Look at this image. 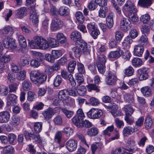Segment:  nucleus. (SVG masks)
<instances>
[{
  "label": "nucleus",
  "mask_w": 154,
  "mask_h": 154,
  "mask_svg": "<svg viewBox=\"0 0 154 154\" xmlns=\"http://www.w3.org/2000/svg\"><path fill=\"white\" fill-rule=\"evenodd\" d=\"M85 54H90V50L87 47V44L82 40H78L75 43V46L69 52V57L74 59V56L76 58H79L82 53Z\"/></svg>",
  "instance_id": "nucleus-1"
},
{
  "label": "nucleus",
  "mask_w": 154,
  "mask_h": 154,
  "mask_svg": "<svg viewBox=\"0 0 154 154\" xmlns=\"http://www.w3.org/2000/svg\"><path fill=\"white\" fill-rule=\"evenodd\" d=\"M27 41L29 46L32 49H37L39 48L45 50L48 48L49 46L47 41L41 36H35L34 37L32 40L28 39Z\"/></svg>",
  "instance_id": "nucleus-2"
},
{
  "label": "nucleus",
  "mask_w": 154,
  "mask_h": 154,
  "mask_svg": "<svg viewBox=\"0 0 154 154\" xmlns=\"http://www.w3.org/2000/svg\"><path fill=\"white\" fill-rule=\"evenodd\" d=\"M30 75L31 81L34 83L38 85L42 84L45 81L47 77L46 75L41 73L36 70L31 71Z\"/></svg>",
  "instance_id": "nucleus-3"
},
{
  "label": "nucleus",
  "mask_w": 154,
  "mask_h": 154,
  "mask_svg": "<svg viewBox=\"0 0 154 154\" xmlns=\"http://www.w3.org/2000/svg\"><path fill=\"white\" fill-rule=\"evenodd\" d=\"M23 134L26 140L32 139L37 142L40 145H41L43 141V139L40 137L38 134H35L33 132L29 133L25 131L24 132Z\"/></svg>",
  "instance_id": "nucleus-4"
},
{
  "label": "nucleus",
  "mask_w": 154,
  "mask_h": 154,
  "mask_svg": "<svg viewBox=\"0 0 154 154\" xmlns=\"http://www.w3.org/2000/svg\"><path fill=\"white\" fill-rule=\"evenodd\" d=\"M63 25V22L60 19L57 17H54L52 19L51 28L53 31L59 29Z\"/></svg>",
  "instance_id": "nucleus-5"
},
{
  "label": "nucleus",
  "mask_w": 154,
  "mask_h": 154,
  "mask_svg": "<svg viewBox=\"0 0 154 154\" xmlns=\"http://www.w3.org/2000/svg\"><path fill=\"white\" fill-rule=\"evenodd\" d=\"M149 69L146 68H142L138 69L137 72V75L140 81L147 79L149 76Z\"/></svg>",
  "instance_id": "nucleus-6"
},
{
  "label": "nucleus",
  "mask_w": 154,
  "mask_h": 154,
  "mask_svg": "<svg viewBox=\"0 0 154 154\" xmlns=\"http://www.w3.org/2000/svg\"><path fill=\"white\" fill-rule=\"evenodd\" d=\"M103 114L102 111L101 110L94 108L91 109L87 113L88 117L93 119L99 118Z\"/></svg>",
  "instance_id": "nucleus-7"
},
{
  "label": "nucleus",
  "mask_w": 154,
  "mask_h": 154,
  "mask_svg": "<svg viewBox=\"0 0 154 154\" xmlns=\"http://www.w3.org/2000/svg\"><path fill=\"white\" fill-rule=\"evenodd\" d=\"M29 9L30 10V19L36 26L38 25L37 23L38 22V20L35 5H30Z\"/></svg>",
  "instance_id": "nucleus-8"
},
{
  "label": "nucleus",
  "mask_w": 154,
  "mask_h": 154,
  "mask_svg": "<svg viewBox=\"0 0 154 154\" xmlns=\"http://www.w3.org/2000/svg\"><path fill=\"white\" fill-rule=\"evenodd\" d=\"M117 79L116 72L114 71H110L108 73L106 82L108 85H115Z\"/></svg>",
  "instance_id": "nucleus-9"
},
{
  "label": "nucleus",
  "mask_w": 154,
  "mask_h": 154,
  "mask_svg": "<svg viewBox=\"0 0 154 154\" xmlns=\"http://www.w3.org/2000/svg\"><path fill=\"white\" fill-rule=\"evenodd\" d=\"M131 24L129 19L125 18H122L120 23L121 29L124 31L129 30L131 27Z\"/></svg>",
  "instance_id": "nucleus-10"
},
{
  "label": "nucleus",
  "mask_w": 154,
  "mask_h": 154,
  "mask_svg": "<svg viewBox=\"0 0 154 154\" xmlns=\"http://www.w3.org/2000/svg\"><path fill=\"white\" fill-rule=\"evenodd\" d=\"M123 8L129 13H136L137 9L134 4L130 1H128L123 6Z\"/></svg>",
  "instance_id": "nucleus-11"
},
{
  "label": "nucleus",
  "mask_w": 154,
  "mask_h": 154,
  "mask_svg": "<svg viewBox=\"0 0 154 154\" xmlns=\"http://www.w3.org/2000/svg\"><path fill=\"white\" fill-rule=\"evenodd\" d=\"M11 115L10 112L7 111L0 112V123H6L9 120Z\"/></svg>",
  "instance_id": "nucleus-12"
},
{
  "label": "nucleus",
  "mask_w": 154,
  "mask_h": 154,
  "mask_svg": "<svg viewBox=\"0 0 154 154\" xmlns=\"http://www.w3.org/2000/svg\"><path fill=\"white\" fill-rule=\"evenodd\" d=\"M66 146L69 151L72 152L77 148V142L74 140H69L66 142Z\"/></svg>",
  "instance_id": "nucleus-13"
},
{
  "label": "nucleus",
  "mask_w": 154,
  "mask_h": 154,
  "mask_svg": "<svg viewBox=\"0 0 154 154\" xmlns=\"http://www.w3.org/2000/svg\"><path fill=\"white\" fill-rule=\"evenodd\" d=\"M3 45L7 48L12 49L14 48L13 40L11 37L5 38L3 40Z\"/></svg>",
  "instance_id": "nucleus-14"
},
{
  "label": "nucleus",
  "mask_w": 154,
  "mask_h": 154,
  "mask_svg": "<svg viewBox=\"0 0 154 154\" xmlns=\"http://www.w3.org/2000/svg\"><path fill=\"white\" fill-rule=\"evenodd\" d=\"M17 97L14 94H10L8 95L7 98V104L8 106H11L14 103H17Z\"/></svg>",
  "instance_id": "nucleus-15"
},
{
  "label": "nucleus",
  "mask_w": 154,
  "mask_h": 154,
  "mask_svg": "<svg viewBox=\"0 0 154 154\" xmlns=\"http://www.w3.org/2000/svg\"><path fill=\"white\" fill-rule=\"evenodd\" d=\"M133 42L132 38L129 36L125 38L122 43V48L125 50H128L130 47L131 44Z\"/></svg>",
  "instance_id": "nucleus-16"
},
{
  "label": "nucleus",
  "mask_w": 154,
  "mask_h": 154,
  "mask_svg": "<svg viewBox=\"0 0 154 154\" xmlns=\"http://www.w3.org/2000/svg\"><path fill=\"white\" fill-rule=\"evenodd\" d=\"M14 29L10 26H7L2 30V33L4 36L7 37L11 36L14 33Z\"/></svg>",
  "instance_id": "nucleus-17"
},
{
  "label": "nucleus",
  "mask_w": 154,
  "mask_h": 154,
  "mask_svg": "<svg viewBox=\"0 0 154 154\" xmlns=\"http://www.w3.org/2000/svg\"><path fill=\"white\" fill-rule=\"evenodd\" d=\"M118 51H111L109 54L108 57L109 58L117 59L120 57L122 54L123 51L120 48H118Z\"/></svg>",
  "instance_id": "nucleus-18"
},
{
  "label": "nucleus",
  "mask_w": 154,
  "mask_h": 154,
  "mask_svg": "<svg viewBox=\"0 0 154 154\" xmlns=\"http://www.w3.org/2000/svg\"><path fill=\"white\" fill-rule=\"evenodd\" d=\"M144 51V48L143 46L136 45L134 47V53L136 56L139 57L141 56Z\"/></svg>",
  "instance_id": "nucleus-19"
},
{
  "label": "nucleus",
  "mask_w": 154,
  "mask_h": 154,
  "mask_svg": "<svg viewBox=\"0 0 154 154\" xmlns=\"http://www.w3.org/2000/svg\"><path fill=\"white\" fill-rule=\"evenodd\" d=\"M78 94L80 96H84L86 93V89L83 85L79 84L75 88Z\"/></svg>",
  "instance_id": "nucleus-20"
},
{
  "label": "nucleus",
  "mask_w": 154,
  "mask_h": 154,
  "mask_svg": "<svg viewBox=\"0 0 154 154\" xmlns=\"http://www.w3.org/2000/svg\"><path fill=\"white\" fill-rule=\"evenodd\" d=\"M127 150L129 151H132L136 148V143L133 139H129L127 141Z\"/></svg>",
  "instance_id": "nucleus-21"
},
{
  "label": "nucleus",
  "mask_w": 154,
  "mask_h": 154,
  "mask_svg": "<svg viewBox=\"0 0 154 154\" xmlns=\"http://www.w3.org/2000/svg\"><path fill=\"white\" fill-rule=\"evenodd\" d=\"M154 123V120H153L151 116L148 115L145 119V125L146 129L150 128L153 123Z\"/></svg>",
  "instance_id": "nucleus-22"
},
{
  "label": "nucleus",
  "mask_w": 154,
  "mask_h": 154,
  "mask_svg": "<svg viewBox=\"0 0 154 154\" xmlns=\"http://www.w3.org/2000/svg\"><path fill=\"white\" fill-rule=\"evenodd\" d=\"M16 34L20 46L23 48L26 47L27 46L26 42L24 37L19 33H17Z\"/></svg>",
  "instance_id": "nucleus-23"
},
{
  "label": "nucleus",
  "mask_w": 154,
  "mask_h": 154,
  "mask_svg": "<svg viewBox=\"0 0 154 154\" xmlns=\"http://www.w3.org/2000/svg\"><path fill=\"white\" fill-rule=\"evenodd\" d=\"M27 14V9L24 7H21L17 10V16L19 18H22Z\"/></svg>",
  "instance_id": "nucleus-24"
},
{
  "label": "nucleus",
  "mask_w": 154,
  "mask_h": 154,
  "mask_svg": "<svg viewBox=\"0 0 154 154\" xmlns=\"http://www.w3.org/2000/svg\"><path fill=\"white\" fill-rule=\"evenodd\" d=\"M69 14V8L65 6H62L60 7L58 11V15H60L62 16H66Z\"/></svg>",
  "instance_id": "nucleus-25"
},
{
  "label": "nucleus",
  "mask_w": 154,
  "mask_h": 154,
  "mask_svg": "<svg viewBox=\"0 0 154 154\" xmlns=\"http://www.w3.org/2000/svg\"><path fill=\"white\" fill-rule=\"evenodd\" d=\"M30 57L27 55L21 56L20 57V65L24 66L29 63Z\"/></svg>",
  "instance_id": "nucleus-26"
},
{
  "label": "nucleus",
  "mask_w": 154,
  "mask_h": 154,
  "mask_svg": "<svg viewBox=\"0 0 154 154\" xmlns=\"http://www.w3.org/2000/svg\"><path fill=\"white\" fill-rule=\"evenodd\" d=\"M108 108L111 109L110 111L112 115L114 117H116L118 116H121L122 113L117 111L118 106L116 105H113L112 106H108Z\"/></svg>",
  "instance_id": "nucleus-27"
},
{
  "label": "nucleus",
  "mask_w": 154,
  "mask_h": 154,
  "mask_svg": "<svg viewBox=\"0 0 154 154\" xmlns=\"http://www.w3.org/2000/svg\"><path fill=\"white\" fill-rule=\"evenodd\" d=\"M132 63L134 67H139L143 64V62L140 58L135 57L132 59Z\"/></svg>",
  "instance_id": "nucleus-28"
},
{
  "label": "nucleus",
  "mask_w": 154,
  "mask_h": 154,
  "mask_svg": "<svg viewBox=\"0 0 154 154\" xmlns=\"http://www.w3.org/2000/svg\"><path fill=\"white\" fill-rule=\"evenodd\" d=\"M3 152L4 154H14V149L10 145H7L3 147Z\"/></svg>",
  "instance_id": "nucleus-29"
},
{
  "label": "nucleus",
  "mask_w": 154,
  "mask_h": 154,
  "mask_svg": "<svg viewBox=\"0 0 154 154\" xmlns=\"http://www.w3.org/2000/svg\"><path fill=\"white\" fill-rule=\"evenodd\" d=\"M99 132V130L96 127H92L87 130L86 134L90 137H93L97 135Z\"/></svg>",
  "instance_id": "nucleus-30"
},
{
  "label": "nucleus",
  "mask_w": 154,
  "mask_h": 154,
  "mask_svg": "<svg viewBox=\"0 0 154 154\" xmlns=\"http://www.w3.org/2000/svg\"><path fill=\"white\" fill-rule=\"evenodd\" d=\"M153 0H139L138 4L141 7L148 8L152 4V2Z\"/></svg>",
  "instance_id": "nucleus-31"
},
{
  "label": "nucleus",
  "mask_w": 154,
  "mask_h": 154,
  "mask_svg": "<svg viewBox=\"0 0 154 154\" xmlns=\"http://www.w3.org/2000/svg\"><path fill=\"white\" fill-rule=\"evenodd\" d=\"M56 38L59 43L61 44L65 43L67 41L66 37L62 33L59 32L57 33Z\"/></svg>",
  "instance_id": "nucleus-32"
},
{
  "label": "nucleus",
  "mask_w": 154,
  "mask_h": 154,
  "mask_svg": "<svg viewBox=\"0 0 154 154\" xmlns=\"http://www.w3.org/2000/svg\"><path fill=\"white\" fill-rule=\"evenodd\" d=\"M70 38L72 40L76 42L78 40H80L79 39L81 38V34L79 32L75 31L71 33Z\"/></svg>",
  "instance_id": "nucleus-33"
},
{
  "label": "nucleus",
  "mask_w": 154,
  "mask_h": 154,
  "mask_svg": "<svg viewBox=\"0 0 154 154\" xmlns=\"http://www.w3.org/2000/svg\"><path fill=\"white\" fill-rule=\"evenodd\" d=\"M68 91L66 90H63L60 91L58 94V97L63 102L68 96L66 95Z\"/></svg>",
  "instance_id": "nucleus-34"
},
{
  "label": "nucleus",
  "mask_w": 154,
  "mask_h": 154,
  "mask_svg": "<svg viewBox=\"0 0 154 154\" xmlns=\"http://www.w3.org/2000/svg\"><path fill=\"white\" fill-rule=\"evenodd\" d=\"M108 11V8L105 6L101 7L98 11V16L101 18L106 17V13Z\"/></svg>",
  "instance_id": "nucleus-35"
},
{
  "label": "nucleus",
  "mask_w": 154,
  "mask_h": 154,
  "mask_svg": "<svg viewBox=\"0 0 154 154\" xmlns=\"http://www.w3.org/2000/svg\"><path fill=\"white\" fill-rule=\"evenodd\" d=\"M64 106H72L75 104L74 99L68 96L62 102Z\"/></svg>",
  "instance_id": "nucleus-36"
},
{
  "label": "nucleus",
  "mask_w": 154,
  "mask_h": 154,
  "mask_svg": "<svg viewBox=\"0 0 154 154\" xmlns=\"http://www.w3.org/2000/svg\"><path fill=\"white\" fill-rule=\"evenodd\" d=\"M141 91L144 96L148 97L151 95L152 93L151 89L148 86H146L141 88Z\"/></svg>",
  "instance_id": "nucleus-37"
},
{
  "label": "nucleus",
  "mask_w": 154,
  "mask_h": 154,
  "mask_svg": "<svg viewBox=\"0 0 154 154\" xmlns=\"http://www.w3.org/2000/svg\"><path fill=\"white\" fill-rule=\"evenodd\" d=\"M106 23L109 28H111L114 24L113 19V15L112 13L110 14L107 17L106 19Z\"/></svg>",
  "instance_id": "nucleus-38"
},
{
  "label": "nucleus",
  "mask_w": 154,
  "mask_h": 154,
  "mask_svg": "<svg viewBox=\"0 0 154 154\" xmlns=\"http://www.w3.org/2000/svg\"><path fill=\"white\" fill-rule=\"evenodd\" d=\"M124 99L125 102L131 104L134 102L133 96L128 93H125L124 95Z\"/></svg>",
  "instance_id": "nucleus-39"
},
{
  "label": "nucleus",
  "mask_w": 154,
  "mask_h": 154,
  "mask_svg": "<svg viewBox=\"0 0 154 154\" xmlns=\"http://www.w3.org/2000/svg\"><path fill=\"white\" fill-rule=\"evenodd\" d=\"M123 72L126 76H130L134 74V69L132 66H129L124 69Z\"/></svg>",
  "instance_id": "nucleus-40"
},
{
  "label": "nucleus",
  "mask_w": 154,
  "mask_h": 154,
  "mask_svg": "<svg viewBox=\"0 0 154 154\" xmlns=\"http://www.w3.org/2000/svg\"><path fill=\"white\" fill-rule=\"evenodd\" d=\"M122 110L125 112V116L131 115L134 111V110L130 105H127L123 108Z\"/></svg>",
  "instance_id": "nucleus-41"
},
{
  "label": "nucleus",
  "mask_w": 154,
  "mask_h": 154,
  "mask_svg": "<svg viewBox=\"0 0 154 154\" xmlns=\"http://www.w3.org/2000/svg\"><path fill=\"white\" fill-rule=\"evenodd\" d=\"M133 128L129 126L124 128L123 130V134L124 136L128 137L133 132Z\"/></svg>",
  "instance_id": "nucleus-42"
},
{
  "label": "nucleus",
  "mask_w": 154,
  "mask_h": 154,
  "mask_svg": "<svg viewBox=\"0 0 154 154\" xmlns=\"http://www.w3.org/2000/svg\"><path fill=\"white\" fill-rule=\"evenodd\" d=\"M138 42L141 45H146L148 43V38L146 35H142L138 40Z\"/></svg>",
  "instance_id": "nucleus-43"
},
{
  "label": "nucleus",
  "mask_w": 154,
  "mask_h": 154,
  "mask_svg": "<svg viewBox=\"0 0 154 154\" xmlns=\"http://www.w3.org/2000/svg\"><path fill=\"white\" fill-rule=\"evenodd\" d=\"M75 17L78 22L81 23H84L85 20V17L84 16L82 12L78 11L76 13Z\"/></svg>",
  "instance_id": "nucleus-44"
},
{
  "label": "nucleus",
  "mask_w": 154,
  "mask_h": 154,
  "mask_svg": "<svg viewBox=\"0 0 154 154\" xmlns=\"http://www.w3.org/2000/svg\"><path fill=\"white\" fill-rule=\"evenodd\" d=\"M97 65L99 72L102 74H104L106 71L105 64H103L100 63L99 62H97Z\"/></svg>",
  "instance_id": "nucleus-45"
},
{
  "label": "nucleus",
  "mask_w": 154,
  "mask_h": 154,
  "mask_svg": "<svg viewBox=\"0 0 154 154\" xmlns=\"http://www.w3.org/2000/svg\"><path fill=\"white\" fill-rule=\"evenodd\" d=\"M31 54L33 57L36 58L38 60L41 61L43 58V55L41 53L35 51H31Z\"/></svg>",
  "instance_id": "nucleus-46"
},
{
  "label": "nucleus",
  "mask_w": 154,
  "mask_h": 154,
  "mask_svg": "<svg viewBox=\"0 0 154 154\" xmlns=\"http://www.w3.org/2000/svg\"><path fill=\"white\" fill-rule=\"evenodd\" d=\"M31 87V84L28 80H25L22 83V88L24 91H28Z\"/></svg>",
  "instance_id": "nucleus-47"
},
{
  "label": "nucleus",
  "mask_w": 154,
  "mask_h": 154,
  "mask_svg": "<svg viewBox=\"0 0 154 154\" xmlns=\"http://www.w3.org/2000/svg\"><path fill=\"white\" fill-rule=\"evenodd\" d=\"M88 90L89 91H91L92 90L95 91L96 92H98L100 91V89L95 84H89L86 86Z\"/></svg>",
  "instance_id": "nucleus-48"
},
{
  "label": "nucleus",
  "mask_w": 154,
  "mask_h": 154,
  "mask_svg": "<svg viewBox=\"0 0 154 154\" xmlns=\"http://www.w3.org/2000/svg\"><path fill=\"white\" fill-rule=\"evenodd\" d=\"M76 63V61L74 60L71 61L69 63L68 66V69L69 72L72 73L74 72Z\"/></svg>",
  "instance_id": "nucleus-49"
},
{
  "label": "nucleus",
  "mask_w": 154,
  "mask_h": 154,
  "mask_svg": "<svg viewBox=\"0 0 154 154\" xmlns=\"http://www.w3.org/2000/svg\"><path fill=\"white\" fill-rule=\"evenodd\" d=\"M59 42L54 38H51L49 41V44L50 47L52 48L58 47L59 45Z\"/></svg>",
  "instance_id": "nucleus-50"
},
{
  "label": "nucleus",
  "mask_w": 154,
  "mask_h": 154,
  "mask_svg": "<svg viewBox=\"0 0 154 154\" xmlns=\"http://www.w3.org/2000/svg\"><path fill=\"white\" fill-rule=\"evenodd\" d=\"M128 17L133 23L138 22L139 21L136 13H129L128 14Z\"/></svg>",
  "instance_id": "nucleus-51"
},
{
  "label": "nucleus",
  "mask_w": 154,
  "mask_h": 154,
  "mask_svg": "<svg viewBox=\"0 0 154 154\" xmlns=\"http://www.w3.org/2000/svg\"><path fill=\"white\" fill-rule=\"evenodd\" d=\"M150 17L148 14L142 15L140 17V21L143 23L147 24L150 20Z\"/></svg>",
  "instance_id": "nucleus-52"
},
{
  "label": "nucleus",
  "mask_w": 154,
  "mask_h": 154,
  "mask_svg": "<svg viewBox=\"0 0 154 154\" xmlns=\"http://www.w3.org/2000/svg\"><path fill=\"white\" fill-rule=\"evenodd\" d=\"M61 110L63 112L68 118H70L73 116L74 114V112L73 111L68 110L64 108H62L61 109Z\"/></svg>",
  "instance_id": "nucleus-53"
},
{
  "label": "nucleus",
  "mask_w": 154,
  "mask_h": 154,
  "mask_svg": "<svg viewBox=\"0 0 154 154\" xmlns=\"http://www.w3.org/2000/svg\"><path fill=\"white\" fill-rule=\"evenodd\" d=\"M72 123L76 126L79 127L81 126L82 124V121L81 119L76 116H74L72 119Z\"/></svg>",
  "instance_id": "nucleus-54"
},
{
  "label": "nucleus",
  "mask_w": 154,
  "mask_h": 154,
  "mask_svg": "<svg viewBox=\"0 0 154 154\" xmlns=\"http://www.w3.org/2000/svg\"><path fill=\"white\" fill-rule=\"evenodd\" d=\"M62 81V79L60 75H57L54 80L53 84L54 86L56 87L59 86L61 83Z\"/></svg>",
  "instance_id": "nucleus-55"
},
{
  "label": "nucleus",
  "mask_w": 154,
  "mask_h": 154,
  "mask_svg": "<svg viewBox=\"0 0 154 154\" xmlns=\"http://www.w3.org/2000/svg\"><path fill=\"white\" fill-rule=\"evenodd\" d=\"M63 132L66 137H69L71 135L73 134V130L71 128L69 127L65 128L63 129Z\"/></svg>",
  "instance_id": "nucleus-56"
},
{
  "label": "nucleus",
  "mask_w": 154,
  "mask_h": 154,
  "mask_svg": "<svg viewBox=\"0 0 154 154\" xmlns=\"http://www.w3.org/2000/svg\"><path fill=\"white\" fill-rule=\"evenodd\" d=\"M26 75V72L24 70H22L17 73L16 78L19 80H23L25 79Z\"/></svg>",
  "instance_id": "nucleus-57"
},
{
  "label": "nucleus",
  "mask_w": 154,
  "mask_h": 154,
  "mask_svg": "<svg viewBox=\"0 0 154 154\" xmlns=\"http://www.w3.org/2000/svg\"><path fill=\"white\" fill-rule=\"evenodd\" d=\"M42 124L41 122H36L34 125V130L36 133L41 131L42 129Z\"/></svg>",
  "instance_id": "nucleus-58"
},
{
  "label": "nucleus",
  "mask_w": 154,
  "mask_h": 154,
  "mask_svg": "<svg viewBox=\"0 0 154 154\" xmlns=\"http://www.w3.org/2000/svg\"><path fill=\"white\" fill-rule=\"evenodd\" d=\"M98 5L94 1H91L88 4V8L90 11H94L97 7Z\"/></svg>",
  "instance_id": "nucleus-59"
},
{
  "label": "nucleus",
  "mask_w": 154,
  "mask_h": 154,
  "mask_svg": "<svg viewBox=\"0 0 154 154\" xmlns=\"http://www.w3.org/2000/svg\"><path fill=\"white\" fill-rule=\"evenodd\" d=\"M62 134L61 132L58 131L55 134L54 141L55 142L60 143L62 139Z\"/></svg>",
  "instance_id": "nucleus-60"
},
{
  "label": "nucleus",
  "mask_w": 154,
  "mask_h": 154,
  "mask_svg": "<svg viewBox=\"0 0 154 154\" xmlns=\"http://www.w3.org/2000/svg\"><path fill=\"white\" fill-rule=\"evenodd\" d=\"M20 122V119L18 116H14L12 117V120L11 124L15 127L19 124Z\"/></svg>",
  "instance_id": "nucleus-61"
},
{
  "label": "nucleus",
  "mask_w": 154,
  "mask_h": 154,
  "mask_svg": "<svg viewBox=\"0 0 154 154\" xmlns=\"http://www.w3.org/2000/svg\"><path fill=\"white\" fill-rule=\"evenodd\" d=\"M83 74L76 73L75 74V79L77 82L79 84L82 83L84 81Z\"/></svg>",
  "instance_id": "nucleus-62"
},
{
  "label": "nucleus",
  "mask_w": 154,
  "mask_h": 154,
  "mask_svg": "<svg viewBox=\"0 0 154 154\" xmlns=\"http://www.w3.org/2000/svg\"><path fill=\"white\" fill-rule=\"evenodd\" d=\"M42 114L45 118H51L53 115V111L51 109H48L43 112Z\"/></svg>",
  "instance_id": "nucleus-63"
},
{
  "label": "nucleus",
  "mask_w": 154,
  "mask_h": 154,
  "mask_svg": "<svg viewBox=\"0 0 154 154\" xmlns=\"http://www.w3.org/2000/svg\"><path fill=\"white\" fill-rule=\"evenodd\" d=\"M58 11L59 9H57L55 6L52 5H50V12L52 15L58 16Z\"/></svg>",
  "instance_id": "nucleus-64"
}]
</instances>
